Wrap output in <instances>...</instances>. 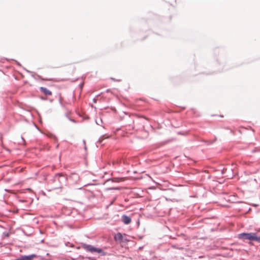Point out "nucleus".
I'll return each instance as SVG.
<instances>
[{
  "label": "nucleus",
  "instance_id": "1",
  "mask_svg": "<svg viewBox=\"0 0 260 260\" xmlns=\"http://www.w3.org/2000/svg\"><path fill=\"white\" fill-rule=\"evenodd\" d=\"M239 239L245 242L246 240L250 241H260V236H257L256 233H242L238 235Z\"/></svg>",
  "mask_w": 260,
  "mask_h": 260
},
{
  "label": "nucleus",
  "instance_id": "2",
  "mask_svg": "<svg viewBox=\"0 0 260 260\" xmlns=\"http://www.w3.org/2000/svg\"><path fill=\"white\" fill-rule=\"evenodd\" d=\"M82 247L86 251L89 252L92 254L98 253L100 256H105L107 254V253L104 251L102 248L95 247L90 244L83 243Z\"/></svg>",
  "mask_w": 260,
  "mask_h": 260
},
{
  "label": "nucleus",
  "instance_id": "3",
  "mask_svg": "<svg viewBox=\"0 0 260 260\" xmlns=\"http://www.w3.org/2000/svg\"><path fill=\"white\" fill-rule=\"evenodd\" d=\"M66 177L61 173H57L53 177L50 181L52 182H58V183L54 187V189L59 188L61 187V182L66 181Z\"/></svg>",
  "mask_w": 260,
  "mask_h": 260
},
{
  "label": "nucleus",
  "instance_id": "4",
  "mask_svg": "<svg viewBox=\"0 0 260 260\" xmlns=\"http://www.w3.org/2000/svg\"><path fill=\"white\" fill-rule=\"evenodd\" d=\"M221 172H220L219 176L221 177H230L231 175L230 174L231 172L233 171V169L231 168H222V169L220 170ZM233 176V175H232Z\"/></svg>",
  "mask_w": 260,
  "mask_h": 260
},
{
  "label": "nucleus",
  "instance_id": "5",
  "mask_svg": "<svg viewBox=\"0 0 260 260\" xmlns=\"http://www.w3.org/2000/svg\"><path fill=\"white\" fill-rule=\"evenodd\" d=\"M40 257L41 259H44V257H41V256L37 255L36 254H31L29 255H21L19 258L20 260H32L33 258Z\"/></svg>",
  "mask_w": 260,
  "mask_h": 260
},
{
  "label": "nucleus",
  "instance_id": "6",
  "mask_svg": "<svg viewBox=\"0 0 260 260\" xmlns=\"http://www.w3.org/2000/svg\"><path fill=\"white\" fill-rule=\"evenodd\" d=\"M121 221L125 224H129L132 221L131 217L126 215H123L121 216Z\"/></svg>",
  "mask_w": 260,
  "mask_h": 260
},
{
  "label": "nucleus",
  "instance_id": "7",
  "mask_svg": "<svg viewBox=\"0 0 260 260\" xmlns=\"http://www.w3.org/2000/svg\"><path fill=\"white\" fill-rule=\"evenodd\" d=\"M40 90L46 96L50 95L52 94V92L45 87H40Z\"/></svg>",
  "mask_w": 260,
  "mask_h": 260
},
{
  "label": "nucleus",
  "instance_id": "8",
  "mask_svg": "<svg viewBox=\"0 0 260 260\" xmlns=\"http://www.w3.org/2000/svg\"><path fill=\"white\" fill-rule=\"evenodd\" d=\"M114 239L115 241L121 242L123 239V235L121 233H117L114 236Z\"/></svg>",
  "mask_w": 260,
  "mask_h": 260
},
{
  "label": "nucleus",
  "instance_id": "9",
  "mask_svg": "<svg viewBox=\"0 0 260 260\" xmlns=\"http://www.w3.org/2000/svg\"><path fill=\"white\" fill-rule=\"evenodd\" d=\"M71 177H72L77 180H78L79 178V176H78V175L75 173H72Z\"/></svg>",
  "mask_w": 260,
  "mask_h": 260
},
{
  "label": "nucleus",
  "instance_id": "10",
  "mask_svg": "<svg viewBox=\"0 0 260 260\" xmlns=\"http://www.w3.org/2000/svg\"><path fill=\"white\" fill-rule=\"evenodd\" d=\"M64 116L71 121L73 122H74V123H76V121L75 119H72V118L70 117L69 116V114L68 113H65V115Z\"/></svg>",
  "mask_w": 260,
  "mask_h": 260
},
{
  "label": "nucleus",
  "instance_id": "11",
  "mask_svg": "<svg viewBox=\"0 0 260 260\" xmlns=\"http://www.w3.org/2000/svg\"><path fill=\"white\" fill-rule=\"evenodd\" d=\"M95 122L98 125H100L102 123H103L102 119L100 118L99 120H96Z\"/></svg>",
  "mask_w": 260,
  "mask_h": 260
},
{
  "label": "nucleus",
  "instance_id": "12",
  "mask_svg": "<svg viewBox=\"0 0 260 260\" xmlns=\"http://www.w3.org/2000/svg\"><path fill=\"white\" fill-rule=\"evenodd\" d=\"M222 167L221 166H220L218 167L215 169V171L216 172H218V174H219L220 172H221V171H220V169H222Z\"/></svg>",
  "mask_w": 260,
  "mask_h": 260
},
{
  "label": "nucleus",
  "instance_id": "13",
  "mask_svg": "<svg viewBox=\"0 0 260 260\" xmlns=\"http://www.w3.org/2000/svg\"><path fill=\"white\" fill-rule=\"evenodd\" d=\"M108 190H119L120 189V188L119 187H109L107 189Z\"/></svg>",
  "mask_w": 260,
  "mask_h": 260
},
{
  "label": "nucleus",
  "instance_id": "14",
  "mask_svg": "<svg viewBox=\"0 0 260 260\" xmlns=\"http://www.w3.org/2000/svg\"><path fill=\"white\" fill-rule=\"evenodd\" d=\"M216 138H215V139H214V141H207L206 142V143H207V144L210 145V144H213L214 142H215V141H216Z\"/></svg>",
  "mask_w": 260,
  "mask_h": 260
},
{
  "label": "nucleus",
  "instance_id": "15",
  "mask_svg": "<svg viewBox=\"0 0 260 260\" xmlns=\"http://www.w3.org/2000/svg\"><path fill=\"white\" fill-rule=\"evenodd\" d=\"M59 104H60V105L62 107H64V105L61 102V96H60V98H59Z\"/></svg>",
  "mask_w": 260,
  "mask_h": 260
},
{
  "label": "nucleus",
  "instance_id": "16",
  "mask_svg": "<svg viewBox=\"0 0 260 260\" xmlns=\"http://www.w3.org/2000/svg\"><path fill=\"white\" fill-rule=\"evenodd\" d=\"M40 99L43 101H46L47 100V98L43 96H41Z\"/></svg>",
  "mask_w": 260,
  "mask_h": 260
},
{
  "label": "nucleus",
  "instance_id": "17",
  "mask_svg": "<svg viewBox=\"0 0 260 260\" xmlns=\"http://www.w3.org/2000/svg\"><path fill=\"white\" fill-rule=\"evenodd\" d=\"M134 123V120L133 119H131V121H129V122L128 123V125H131L132 124V123Z\"/></svg>",
  "mask_w": 260,
  "mask_h": 260
},
{
  "label": "nucleus",
  "instance_id": "18",
  "mask_svg": "<svg viewBox=\"0 0 260 260\" xmlns=\"http://www.w3.org/2000/svg\"><path fill=\"white\" fill-rule=\"evenodd\" d=\"M111 79L115 81H120V80H116L115 78H111Z\"/></svg>",
  "mask_w": 260,
  "mask_h": 260
},
{
  "label": "nucleus",
  "instance_id": "19",
  "mask_svg": "<svg viewBox=\"0 0 260 260\" xmlns=\"http://www.w3.org/2000/svg\"><path fill=\"white\" fill-rule=\"evenodd\" d=\"M92 101H93V103H96L97 100H96V98H94L93 99Z\"/></svg>",
  "mask_w": 260,
  "mask_h": 260
},
{
  "label": "nucleus",
  "instance_id": "20",
  "mask_svg": "<svg viewBox=\"0 0 260 260\" xmlns=\"http://www.w3.org/2000/svg\"><path fill=\"white\" fill-rule=\"evenodd\" d=\"M21 139H22L24 144H25L26 142H25V141L24 139L22 137H21Z\"/></svg>",
  "mask_w": 260,
  "mask_h": 260
},
{
  "label": "nucleus",
  "instance_id": "21",
  "mask_svg": "<svg viewBox=\"0 0 260 260\" xmlns=\"http://www.w3.org/2000/svg\"><path fill=\"white\" fill-rule=\"evenodd\" d=\"M4 234L6 235V237H9V236H10V234H9V233H4Z\"/></svg>",
  "mask_w": 260,
  "mask_h": 260
},
{
  "label": "nucleus",
  "instance_id": "22",
  "mask_svg": "<svg viewBox=\"0 0 260 260\" xmlns=\"http://www.w3.org/2000/svg\"><path fill=\"white\" fill-rule=\"evenodd\" d=\"M110 181H111L112 182H114L113 179H108V180H107V182H109Z\"/></svg>",
  "mask_w": 260,
  "mask_h": 260
},
{
  "label": "nucleus",
  "instance_id": "23",
  "mask_svg": "<svg viewBox=\"0 0 260 260\" xmlns=\"http://www.w3.org/2000/svg\"><path fill=\"white\" fill-rule=\"evenodd\" d=\"M25 70L27 72H28V73H32V72H30V71H28V70H26V69H25Z\"/></svg>",
  "mask_w": 260,
  "mask_h": 260
},
{
  "label": "nucleus",
  "instance_id": "24",
  "mask_svg": "<svg viewBox=\"0 0 260 260\" xmlns=\"http://www.w3.org/2000/svg\"><path fill=\"white\" fill-rule=\"evenodd\" d=\"M16 62L17 64H18V66H21V64H20V63L19 62H18L17 61H16Z\"/></svg>",
  "mask_w": 260,
  "mask_h": 260
},
{
  "label": "nucleus",
  "instance_id": "25",
  "mask_svg": "<svg viewBox=\"0 0 260 260\" xmlns=\"http://www.w3.org/2000/svg\"><path fill=\"white\" fill-rule=\"evenodd\" d=\"M207 178H208V179H210V175H208Z\"/></svg>",
  "mask_w": 260,
  "mask_h": 260
},
{
  "label": "nucleus",
  "instance_id": "26",
  "mask_svg": "<svg viewBox=\"0 0 260 260\" xmlns=\"http://www.w3.org/2000/svg\"><path fill=\"white\" fill-rule=\"evenodd\" d=\"M88 259L90 260H93V259L91 257H88Z\"/></svg>",
  "mask_w": 260,
  "mask_h": 260
},
{
  "label": "nucleus",
  "instance_id": "27",
  "mask_svg": "<svg viewBox=\"0 0 260 260\" xmlns=\"http://www.w3.org/2000/svg\"><path fill=\"white\" fill-rule=\"evenodd\" d=\"M178 134H179V135H183V134H182V133H181V132H179V133H178Z\"/></svg>",
  "mask_w": 260,
  "mask_h": 260
},
{
  "label": "nucleus",
  "instance_id": "28",
  "mask_svg": "<svg viewBox=\"0 0 260 260\" xmlns=\"http://www.w3.org/2000/svg\"><path fill=\"white\" fill-rule=\"evenodd\" d=\"M222 69H221V70L219 69V71H219V72H220V71H222Z\"/></svg>",
  "mask_w": 260,
  "mask_h": 260
},
{
  "label": "nucleus",
  "instance_id": "29",
  "mask_svg": "<svg viewBox=\"0 0 260 260\" xmlns=\"http://www.w3.org/2000/svg\"><path fill=\"white\" fill-rule=\"evenodd\" d=\"M52 101H53V100H50V102H52Z\"/></svg>",
  "mask_w": 260,
  "mask_h": 260
},
{
  "label": "nucleus",
  "instance_id": "30",
  "mask_svg": "<svg viewBox=\"0 0 260 260\" xmlns=\"http://www.w3.org/2000/svg\"><path fill=\"white\" fill-rule=\"evenodd\" d=\"M7 151H10V149H7Z\"/></svg>",
  "mask_w": 260,
  "mask_h": 260
},
{
  "label": "nucleus",
  "instance_id": "31",
  "mask_svg": "<svg viewBox=\"0 0 260 260\" xmlns=\"http://www.w3.org/2000/svg\"><path fill=\"white\" fill-rule=\"evenodd\" d=\"M66 80L65 79H62L61 81H66Z\"/></svg>",
  "mask_w": 260,
  "mask_h": 260
},
{
  "label": "nucleus",
  "instance_id": "32",
  "mask_svg": "<svg viewBox=\"0 0 260 260\" xmlns=\"http://www.w3.org/2000/svg\"><path fill=\"white\" fill-rule=\"evenodd\" d=\"M173 247H176V246L175 245H173L172 246Z\"/></svg>",
  "mask_w": 260,
  "mask_h": 260
}]
</instances>
